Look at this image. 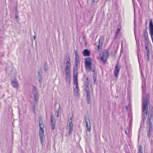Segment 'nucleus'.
<instances>
[{
	"label": "nucleus",
	"instance_id": "22",
	"mask_svg": "<svg viewBox=\"0 0 153 153\" xmlns=\"http://www.w3.org/2000/svg\"><path fill=\"white\" fill-rule=\"evenodd\" d=\"M43 125V126H45L44 124L43 123L42 118L41 117H40L39 119V125L40 126V125Z\"/></svg>",
	"mask_w": 153,
	"mask_h": 153
},
{
	"label": "nucleus",
	"instance_id": "19",
	"mask_svg": "<svg viewBox=\"0 0 153 153\" xmlns=\"http://www.w3.org/2000/svg\"><path fill=\"white\" fill-rule=\"evenodd\" d=\"M119 71V68L118 67L117 65H116L115 66L114 71V76L116 77H117Z\"/></svg>",
	"mask_w": 153,
	"mask_h": 153
},
{
	"label": "nucleus",
	"instance_id": "3",
	"mask_svg": "<svg viewBox=\"0 0 153 153\" xmlns=\"http://www.w3.org/2000/svg\"><path fill=\"white\" fill-rule=\"evenodd\" d=\"M73 82L74 84L76 86L75 88H74V92L76 95L78 96L79 95V89L77 80V72L75 71H74L73 73Z\"/></svg>",
	"mask_w": 153,
	"mask_h": 153
},
{
	"label": "nucleus",
	"instance_id": "18",
	"mask_svg": "<svg viewBox=\"0 0 153 153\" xmlns=\"http://www.w3.org/2000/svg\"><path fill=\"white\" fill-rule=\"evenodd\" d=\"M90 54V51L87 49H85L83 51V55L84 56H89Z\"/></svg>",
	"mask_w": 153,
	"mask_h": 153
},
{
	"label": "nucleus",
	"instance_id": "11",
	"mask_svg": "<svg viewBox=\"0 0 153 153\" xmlns=\"http://www.w3.org/2000/svg\"><path fill=\"white\" fill-rule=\"evenodd\" d=\"M85 123L87 128V131L89 132L91 130V126L90 121L88 117H85Z\"/></svg>",
	"mask_w": 153,
	"mask_h": 153
},
{
	"label": "nucleus",
	"instance_id": "15",
	"mask_svg": "<svg viewBox=\"0 0 153 153\" xmlns=\"http://www.w3.org/2000/svg\"><path fill=\"white\" fill-rule=\"evenodd\" d=\"M103 38L101 37L99 39V44L97 47V50L98 51L101 49V47L102 46L103 42Z\"/></svg>",
	"mask_w": 153,
	"mask_h": 153
},
{
	"label": "nucleus",
	"instance_id": "12",
	"mask_svg": "<svg viewBox=\"0 0 153 153\" xmlns=\"http://www.w3.org/2000/svg\"><path fill=\"white\" fill-rule=\"evenodd\" d=\"M33 91L35 100L37 102L38 100L39 96L36 88L35 86L33 87Z\"/></svg>",
	"mask_w": 153,
	"mask_h": 153
},
{
	"label": "nucleus",
	"instance_id": "14",
	"mask_svg": "<svg viewBox=\"0 0 153 153\" xmlns=\"http://www.w3.org/2000/svg\"><path fill=\"white\" fill-rule=\"evenodd\" d=\"M70 72L71 71H65L66 77L65 80L67 82L70 83Z\"/></svg>",
	"mask_w": 153,
	"mask_h": 153
},
{
	"label": "nucleus",
	"instance_id": "33",
	"mask_svg": "<svg viewBox=\"0 0 153 153\" xmlns=\"http://www.w3.org/2000/svg\"><path fill=\"white\" fill-rule=\"evenodd\" d=\"M126 110H127L128 109V106H126Z\"/></svg>",
	"mask_w": 153,
	"mask_h": 153
},
{
	"label": "nucleus",
	"instance_id": "27",
	"mask_svg": "<svg viewBox=\"0 0 153 153\" xmlns=\"http://www.w3.org/2000/svg\"><path fill=\"white\" fill-rule=\"evenodd\" d=\"M134 34H135V37L136 42L137 44L138 43V41L137 40V39L136 38V32H135V29H134Z\"/></svg>",
	"mask_w": 153,
	"mask_h": 153
},
{
	"label": "nucleus",
	"instance_id": "9",
	"mask_svg": "<svg viewBox=\"0 0 153 153\" xmlns=\"http://www.w3.org/2000/svg\"><path fill=\"white\" fill-rule=\"evenodd\" d=\"M69 125L68 126V135H70L73 130V124L72 122V118H71L69 120Z\"/></svg>",
	"mask_w": 153,
	"mask_h": 153
},
{
	"label": "nucleus",
	"instance_id": "5",
	"mask_svg": "<svg viewBox=\"0 0 153 153\" xmlns=\"http://www.w3.org/2000/svg\"><path fill=\"white\" fill-rule=\"evenodd\" d=\"M39 127V135L40 137L41 143L42 144L43 143V138L44 137V128L45 126L43 125H40Z\"/></svg>",
	"mask_w": 153,
	"mask_h": 153
},
{
	"label": "nucleus",
	"instance_id": "10",
	"mask_svg": "<svg viewBox=\"0 0 153 153\" xmlns=\"http://www.w3.org/2000/svg\"><path fill=\"white\" fill-rule=\"evenodd\" d=\"M75 67H74V71H75V67H77L78 63L79 62V56L78 54V53L77 50H76L75 52Z\"/></svg>",
	"mask_w": 153,
	"mask_h": 153
},
{
	"label": "nucleus",
	"instance_id": "23",
	"mask_svg": "<svg viewBox=\"0 0 153 153\" xmlns=\"http://www.w3.org/2000/svg\"><path fill=\"white\" fill-rule=\"evenodd\" d=\"M139 153H143L142 148L141 146H140L139 147Z\"/></svg>",
	"mask_w": 153,
	"mask_h": 153
},
{
	"label": "nucleus",
	"instance_id": "35",
	"mask_svg": "<svg viewBox=\"0 0 153 153\" xmlns=\"http://www.w3.org/2000/svg\"><path fill=\"white\" fill-rule=\"evenodd\" d=\"M44 70L45 71H47V69L46 68H45Z\"/></svg>",
	"mask_w": 153,
	"mask_h": 153
},
{
	"label": "nucleus",
	"instance_id": "39",
	"mask_svg": "<svg viewBox=\"0 0 153 153\" xmlns=\"http://www.w3.org/2000/svg\"><path fill=\"white\" fill-rule=\"evenodd\" d=\"M129 125H130V123H129Z\"/></svg>",
	"mask_w": 153,
	"mask_h": 153
},
{
	"label": "nucleus",
	"instance_id": "28",
	"mask_svg": "<svg viewBox=\"0 0 153 153\" xmlns=\"http://www.w3.org/2000/svg\"><path fill=\"white\" fill-rule=\"evenodd\" d=\"M59 110H57L56 111L57 116L58 117L59 115Z\"/></svg>",
	"mask_w": 153,
	"mask_h": 153
},
{
	"label": "nucleus",
	"instance_id": "34",
	"mask_svg": "<svg viewBox=\"0 0 153 153\" xmlns=\"http://www.w3.org/2000/svg\"><path fill=\"white\" fill-rule=\"evenodd\" d=\"M36 37V36H33V38H34V40H35V39Z\"/></svg>",
	"mask_w": 153,
	"mask_h": 153
},
{
	"label": "nucleus",
	"instance_id": "38",
	"mask_svg": "<svg viewBox=\"0 0 153 153\" xmlns=\"http://www.w3.org/2000/svg\"><path fill=\"white\" fill-rule=\"evenodd\" d=\"M94 70H93V72H94Z\"/></svg>",
	"mask_w": 153,
	"mask_h": 153
},
{
	"label": "nucleus",
	"instance_id": "2",
	"mask_svg": "<svg viewBox=\"0 0 153 153\" xmlns=\"http://www.w3.org/2000/svg\"><path fill=\"white\" fill-rule=\"evenodd\" d=\"M89 80L88 78L86 77L85 80L84 81V89L86 94V100L88 104H89L90 102V94L89 90Z\"/></svg>",
	"mask_w": 153,
	"mask_h": 153
},
{
	"label": "nucleus",
	"instance_id": "36",
	"mask_svg": "<svg viewBox=\"0 0 153 153\" xmlns=\"http://www.w3.org/2000/svg\"><path fill=\"white\" fill-rule=\"evenodd\" d=\"M141 75H142L143 76V74H142V72H141Z\"/></svg>",
	"mask_w": 153,
	"mask_h": 153
},
{
	"label": "nucleus",
	"instance_id": "6",
	"mask_svg": "<svg viewBox=\"0 0 153 153\" xmlns=\"http://www.w3.org/2000/svg\"><path fill=\"white\" fill-rule=\"evenodd\" d=\"M91 59L90 58H86L85 59V65L87 71H90L91 69Z\"/></svg>",
	"mask_w": 153,
	"mask_h": 153
},
{
	"label": "nucleus",
	"instance_id": "17",
	"mask_svg": "<svg viewBox=\"0 0 153 153\" xmlns=\"http://www.w3.org/2000/svg\"><path fill=\"white\" fill-rule=\"evenodd\" d=\"M146 54L145 55V57H146V60L149 61L150 60L149 55V48L147 46H146Z\"/></svg>",
	"mask_w": 153,
	"mask_h": 153
},
{
	"label": "nucleus",
	"instance_id": "40",
	"mask_svg": "<svg viewBox=\"0 0 153 153\" xmlns=\"http://www.w3.org/2000/svg\"><path fill=\"white\" fill-rule=\"evenodd\" d=\"M133 0V2L134 3V1H133V0Z\"/></svg>",
	"mask_w": 153,
	"mask_h": 153
},
{
	"label": "nucleus",
	"instance_id": "7",
	"mask_svg": "<svg viewBox=\"0 0 153 153\" xmlns=\"http://www.w3.org/2000/svg\"><path fill=\"white\" fill-rule=\"evenodd\" d=\"M108 56V53L107 51L103 52L102 54L100 56V59L103 62L104 64H105L107 61Z\"/></svg>",
	"mask_w": 153,
	"mask_h": 153
},
{
	"label": "nucleus",
	"instance_id": "8",
	"mask_svg": "<svg viewBox=\"0 0 153 153\" xmlns=\"http://www.w3.org/2000/svg\"><path fill=\"white\" fill-rule=\"evenodd\" d=\"M152 117H148V123L147 128L149 130L148 132V137L149 138H150L151 134V131L152 129V123L151 121V120L152 119Z\"/></svg>",
	"mask_w": 153,
	"mask_h": 153
},
{
	"label": "nucleus",
	"instance_id": "32",
	"mask_svg": "<svg viewBox=\"0 0 153 153\" xmlns=\"http://www.w3.org/2000/svg\"><path fill=\"white\" fill-rule=\"evenodd\" d=\"M135 17L134 16V25L135 26Z\"/></svg>",
	"mask_w": 153,
	"mask_h": 153
},
{
	"label": "nucleus",
	"instance_id": "4",
	"mask_svg": "<svg viewBox=\"0 0 153 153\" xmlns=\"http://www.w3.org/2000/svg\"><path fill=\"white\" fill-rule=\"evenodd\" d=\"M64 64L65 65V71H71V64L69 56H67L65 59Z\"/></svg>",
	"mask_w": 153,
	"mask_h": 153
},
{
	"label": "nucleus",
	"instance_id": "20",
	"mask_svg": "<svg viewBox=\"0 0 153 153\" xmlns=\"http://www.w3.org/2000/svg\"><path fill=\"white\" fill-rule=\"evenodd\" d=\"M131 129L129 128H127L125 130V132L126 134L128 137H129V135L131 133Z\"/></svg>",
	"mask_w": 153,
	"mask_h": 153
},
{
	"label": "nucleus",
	"instance_id": "26",
	"mask_svg": "<svg viewBox=\"0 0 153 153\" xmlns=\"http://www.w3.org/2000/svg\"><path fill=\"white\" fill-rule=\"evenodd\" d=\"M93 79H94V83H95V82L96 80V79H97V76H96V75H94V77H93Z\"/></svg>",
	"mask_w": 153,
	"mask_h": 153
},
{
	"label": "nucleus",
	"instance_id": "29",
	"mask_svg": "<svg viewBox=\"0 0 153 153\" xmlns=\"http://www.w3.org/2000/svg\"><path fill=\"white\" fill-rule=\"evenodd\" d=\"M35 107L34 106H33V111L34 113H35Z\"/></svg>",
	"mask_w": 153,
	"mask_h": 153
},
{
	"label": "nucleus",
	"instance_id": "31",
	"mask_svg": "<svg viewBox=\"0 0 153 153\" xmlns=\"http://www.w3.org/2000/svg\"><path fill=\"white\" fill-rule=\"evenodd\" d=\"M15 18H16V19H17L18 18V16L17 15V14H16L15 15Z\"/></svg>",
	"mask_w": 153,
	"mask_h": 153
},
{
	"label": "nucleus",
	"instance_id": "21",
	"mask_svg": "<svg viewBox=\"0 0 153 153\" xmlns=\"http://www.w3.org/2000/svg\"><path fill=\"white\" fill-rule=\"evenodd\" d=\"M38 73L39 74V81L40 82L41 81L42 76H41V73H42V71L41 70H39L38 72Z\"/></svg>",
	"mask_w": 153,
	"mask_h": 153
},
{
	"label": "nucleus",
	"instance_id": "30",
	"mask_svg": "<svg viewBox=\"0 0 153 153\" xmlns=\"http://www.w3.org/2000/svg\"><path fill=\"white\" fill-rule=\"evenodd\" d=\"M95 0H92L91 2L92 3H94Z\"/></svg>",
	"mask_w": 153,
	"mask_h": 153
},
{
	"label": "nucleus",
	"instance_id": "16",
	"mask_svg": "<svg viewBox=\"0 0 153 153\" xmlns=\"http://www.w3.org/2000/svg\"><path fill=\"white\" fill-rule=\"evenodd\" d=\"M11 84L13 87L16 88L17 89L18 87V83L16 80H12L11 81Z\"/></svg>",
	"mask_w": 153,
	"mask_h": 153
},
{
	"label": "nucleus",
	"instance_id": "37",
	"mask_svg": "<svg viewBox=\"0 0 153 153\" xmlns=\"http://www.w3.org/2000/svg\"><path fill=\"white\" fill-rule=\"evenodd\" d=\"M138 60H139V56H138Z\"/></svg>",
	"mask_w": 153,
	"mask_h": 153
},
{
	"label": "nucleus",
	"instance_id": "1",
	"mask_svg": "<svg viewBox=\"0 0 153 153\" xmlns=\"http://www.w3.org/2000/svg\"><path fill=\"white\" fill-rule=\"evenodd\" d=\"M142 82V117L143 120L144 121L146 118L148 114V106L149 103V94H146V93L145 81L143 79Z\"/></svg>",
	"mask_w": 153,
	"mask_h": 153
},
{
	"label": "nucleus",
	"instance_id": "25",
	"mask_svg": "<svg viewBox=\"0 0 153 153\" xmlns=\"http://www.w3.org/2000/svg\"><path fill=\"white\" fill-rule=\"evenodd\" d=\"M144 36L145 40L147 41V37L146 36L145 32H144Z\"/></svg>",
	"mask_w": 153,
	"mask_h": 153
},
{
	"label": "nucleus",
	"instance_id": "13",
	"mask_svg": "<svg viewBox=\"0 0 153 153\" xmlns=\"http://www.w3.org/2000/svg\"><path fill=\"white\" fill-rule=\"evenodd\" d=\"M51 129L52 130H53L55 129V126L56 125V120L53 117L52 114H51Z\"/></svg>",
	"mask_w": 153,
	"mask_h": 153
},
{
	"label": "nucleus",
	"instance_id": "41",
	"mask_svg": "<svg viewBox=\"0 0 153 153\" xmlns=\"http://www.w3.org/2000/svg\"><path fill=\"white\" fill-rule=\"evenodd\" d=\"M135 10H134V12H135Z\"/></svg>",
	"mask_w": 153,
	"mask_h": 153
},
{
	"label": "nucleus",
	"instance_id": "24",
	"mask_svg": "<svg viewBox=\"0 0 153 153\" xmlns=\"http://www.w3.org/2000/svg\"><path fill=\"white\" fill-rule=\"evenodd\" d=\"M120 29L119 28H118L117 29V30L116 32V36H117L118 35V34L119 33L120 31Z\"/></svg>",
	"mask_w": 153,
	"mask_h": 153
}]
</instances>
